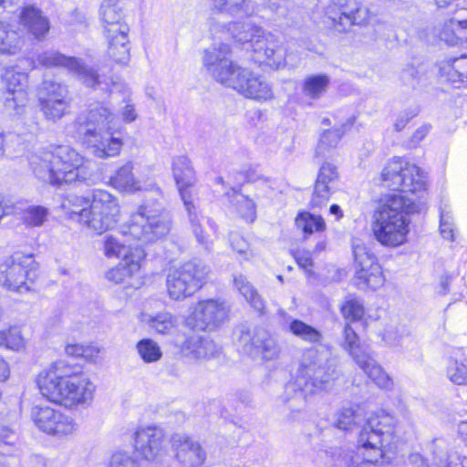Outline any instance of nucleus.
Listing matches in <instances>:
<instances>
[{
  "mask_svg": "<svg viewBox=\"0 0 467 467\" xmlns=\"http://www.w3.org/2000/svg\"><path fill=\"white\" fill-rule=\"evenodd\" d=\"M19 24L29 35L39 41L46 38L50 29L49 19L34 5H26L21 9Z\"/></svg>",
  "mask_w": 467,
  "mask_h": 467,
  "instance_id": "obj_26",
  "label": "nucleus"
},
{
  "mask_svg": "<svg viewBox=\"0 0 467 467\" xmlns=\"http://www.w3.org/2000/svg\"><path fill=\"white\" fill-rule=\"evenodd\" d=\"M233 195L235 198L237 212L247 222H254L256 217V205L254 202L247 196L237 192L232 189Z\"/></svg>",
  "mask_w": 467,
  "mask_h": 467,
  "instance_id": "obj_52",
  "label": "nucleus"
},
{
  "mask_svg": "<svg viewBox=\"0 0 467 467\" xmlns=\"http://www.w3.org/2000/svg\"><path fill=\"white\" fill-rule=\"evenodd\" d=\"M91 202V193L88 196L69 195L62 203V207L71 219L84 225V213H88Z\"/></svg>",
  "mask_w": 467,
  "mask_h": 467,
  "instance_id": "obj_41",
  "label": "nucleus"
},
{
  "mask_svg": "<svg viewBox=\"0 0 467 467\" xmlns=\"http://www.w3.org/2000/svg\"><path fill=\"white\" fill-rule=\"evenodd\" d=\"M31 415L36 426L48 435L67 437L78 430L73 417L49 406H36Z\"/></svg>",
  "mask_w": 467,
  "mask_h": 467,
  "instance_id": "obj_19",
  "label": "nucleus"
},
{
  "mask_svg": "<svg viewBox=\"0 0 467 467\" xmlns=\"http://www.w3.org/2000/svg\"><path fill=\"white\" fill-rule=\"evenodd\" d=\"M295 259L296 260L298 265L304 269H307L312 266L313 260L311 255L306 251H297L295 253Z\"/></svg>",
  "mask_w": 467,
  "mask_h": 467,
  "instance_id": "obj_63",
  "label": "nucleus"
},
{
  "mask_svg": "<svg viewBox=\"0 0 467 467\" xmlns=\"http://www.w3.org/2000/svg\"><path fill=\"white\" fill-rule=\"evenodd\" d=\"M233 282L234 287L244 296L246 302L257 311L259 315H265V302L246 276L242 274L234 275Z\"/></svg>",
  "mask_w": 467,
  "mask_h": 467,
  "instance_id": "obj_36",
  "label": "nucleus"
},
{
  "mask_svg": "<svg viewBox=\"0 0 467 467\" xmlns=\"http://www.w3.org/2000/svg\"><path fill=\"white\" fill-rule=\"evenodd\" d=\"M208 274L205 266L188 262L171 272L166 279L167 292L171 299L182 300L193 295L202 285Z\"/></svg>",
  "mask_w": 467,
  "mask_h": 467,
  "instance_id": "obj_15",
  "label": "nucleus"
},
{
  "mask_svg": "<svg viewBox=\"0 0 467 467\" xmlns=\"http://www.w3.org/2000/svg\"><path fill=\"white\" fill-rule=\"evenodd\" d=\"M296 225L306 235H310L315 232H323L326 229V223L320 215H315L307 212L297 215Z\"/></svg>",
  "mask_w": 467,
  "mask_h": 467,
  "instance_id": "obj_48",
  "label": "nucleus"
},
{
  "mask_svg": "<svg viewBox=\"0 0 467 467\" xmlns=\"http://www.w3.org/2000/svg\"><path fill=\"white\" fill-rule=\"evenodd\" d=\"M447 376L454 384H467V348L453 350L447 368Z\"/></svg>",
  "mask_w": 467,
  "mask_h": 467,
  "instance_id": "obj_37",
  "label": "nucleus"
},
{
  "mask_svg": "<svg viewBox=\"0 0 467 467\" xmlns=\"http://www.w3.org/2000/svg\"><path fill=\"white\" fill-rule=\"evenodd\" d=\"M115 119V114L104 103H91L76 119L78 136L111 130Z\"/></svg>",
  "mask_w": 467,
  "mask_h": 467,
  "instance_id": "obj_20",
  "label": "nucleus"
},
{
  "mask_svg": "<svg viewBox=\"0 0 467 467\" xmlns=\"http://www.w3.org/2000/svg\"><path fill=\"white\" fill-rule=\"evenodd\" d=\"M288 329L295 337L310 344H319L324 338L321 331L300 319H292Z\"/></svg>",
  "mask_w": 467,
  "mask_h": 467,
  "instance_id": "obj_42",
  "label": "nucleus"
},
{
  "mask_svg": "<svg viewBox=\"0 0 467 467\" xmlns=\"http://www.w3.org/2000/svg\"><path fill=\"white\" fill-rule=\"evenodd\" d=\"M456 71L461 73L460 77L462 78V84L467 82V57L462 56L454 58V67Z\"/></svg>",
  "mask_w": 467,
  "mask_h": 467,
  "instance_id": "obj_64",
  "label": "nucleus"
},
{
  "mask_svg": "<svg viewBox=\"0 0 467 467\" xmlns=\"http://www.w3.org/2000/svg\"><path fill=\"white\" fill-rule=\"evenodd\" d=\"M136 452L148 467H164L168 450L164 430L157 425L139 428L134 433Z\"/></svg>",
  "mask_w": 467,
  "mask_h": 467,
  "instance_id": "obj_14",
  "label": "nucleus"
},
{
  "mask_svg": "<svg viewBox=\"0 0 467 467\" xmlns=\"http://www.w3.org/2000/svg\"><path fill=\"white\" fill-rule=\"evenodd\" d=\"M132 170L133 163L130 161L126 162L110 177L111 184L118 190L126 192H135L142 190L140 182L135 178Z\"/></svg>",
  "mask_w": 467,
  "mask_h": 467,
  "instance_id": "obj_38",
  "label": "nucleus"
},
{
  "mask_svg": "<svg viewBox=\"0 0 467 467\" xmlns=\"http://www.w3.org/2000/svg\"><path fill=\"white\" fill-rule=\"evenodd\" d=\"M136 350L145 363H154L162 357L161 347L151 338L140 339L136 344Z\"/></svg>",
  "mask_w": 467,
  "mask_h": 467,
  "instance_id": "obj_50",
  "label": "nucleus"
},
{
  "mask_svg": "<svg viewBox=\"0 0 467 467\" xmlns=\"http://www.w3.org/2000/svg\"><path fill=\"white\" fill-rule=\"evenodd\" d=\"M56 170L62 183H86L92 180V170L84 158L68 145L50 146Z\"/></svg>",
  "mask_w": 467,
  "mask_h": 467,
  "instance_id": "obj_12",
  "label": "nucleus"
},
{
  "mask_svg": "<svg viewBox=\"0 0 467 467\" xmlns=\"http://www.w3.org/2000/svg\"><path fill=\"white\" fill-rule=\"evenodd\" d=\"M0 345L15 351L24 348L25 339L21 330L18 327H10L0 331Z\"/></svg>",
  "mask_w": 467,
  "mask_h": 467,
  "instance_id": "obj_53",
  "label": "nucleus"
},
{
  "mask_svg": "<svg viewBox=\"0 0 467 467\" xmlns=\"http://www.w3.org/2000/svg\"><path fill=\"white\" fill-rule=\"evenodd\" d=\"M430 451L433 454L434 464L438 467H443L449 458L445 441L442 439L433 440L430 444Z\"/></svg>",
  "mask_w": 467,
  "mask_h": 467,
  "instance_id": "obj_57",
  "label": "nucleus"
},
{
  "mask_svg": "<svg viewBox=\"0 0 467 467\" xmlns=\"http://www.w3.org/2000/svg\"><path fill=\"white\" fill-rule=\"evenodd\" d=\"M129 33L106 36L109 40L108 56L116 64L127 65L130 58Z\"/></svg>",
  "mask_w": 467,
  "mask_h": 467,
  "instance_id": "obj_39",
  "label": "nucleus"
},
{
  "mask_svg": "<svg viewBox=\"0 0 467 467\" xmlns=\"http://www.w3.org/2000/svg\"><path fill=\"white\" fill-rule=\"evenodd\" d=\"M341 347L357 361V356H364L368 351L362 349L359 345V337L349 324H346L343 330Z\"/></svg>",
  "mask_w": 467,
  "mask_h": 467,
  "instance_id": "obj_49",
  "label": "nucleus"
},
{
  "mask_svg": "<svg viewBox=\"0 0 467 467\" xmlns=\"http://www.w3.org/2000/svg\"><path fill=\"white\" fill-rule=\"evenodd\" d=\"M329 84V76L326 74L311 75L305 78L302 90L306 97L317 99L327 91Z\"/></svg>",
  "mask_w": 467,
  "mask_h": 467,
  "instance_id": "obj_43",
  "label": "nucleus"
},
{
  "mask_svg": "<svg viewBox=\"0 0 467 467\" xmlns=\"http://www.w3.org/2000/svg\"><path fill=\"white\" fill-rule=\"evenodd\" d=\"M41 394L49 401L68 409L89 404L93 400L95 385L64 360L54 362L36 378Z\"/></svg>",
  "mask_w": 467,
  "mask_h": 467,
  "instance_id": "obj_3",
  "label": "nucleus"
},
{
  "mask_svg": "<svg viewBox=\"0 0 467 467\" xmlns=\"http://www.w3.org/2000/svg\"><path fill=\"white\" fill-rule=\"evenodd\" d=\"M440 230L443 238L451 241L454 240L453 222L448 212H441Z\"/></svg>",
  "mask_w": 467,
  "mask_h": 467,
  "instance_id": "obj_60",
  "label": "nucleus"
},
{
  "mask_svg": "<svg viewBox=\"0 0 467 467\" xmlns=\"http://www.w3.org/2000/svg\"><path fill=\"white\" fill-rule=\"evenodd\" d=\"M230 243L232 248L240 254H244L245 259H250L256 255V253L249 248L248 243L238 233L230 234Z\"/></svg>",
  "mask_w": 467,
  "mask_h": 467,
  "instance_id": "obj_58",
  "label": "nucleus"
},
{
  "mask_svg": "<svg viewBox=\"0 0 467 467\" xmlns=\"http://www.w3.org/2000/svg\"><path fill=\"white\" fill-rule=\"evenodd\" d=\"M28 74L17 66L3 68L0 75L1 99L4 109L14 117L26 114L29 106Z\"/></svg>",
  "mask_w": 467,
  "mask_h": 467,
  "instance_id": "obj_10",
  "label": "nucleus"
},
{
  "mask_svg": "<svg viewBox=\"0 0 467 467\" xmlns=\"http://www.w3.org/2000/svg\"><path fill=\"white\" fill-rule=\"evenodd\" d=\"M171 227V219L164 210H150L145 206L130 214L129 220L121 225L119 231L108 234L101 240L102 251L108 258L128 259L131 247L130 240L143 244L154 243L166 236Z\"/></svg>",
  "mask_w": 467,
  "mask_h": 467,
  "instance_id": "obj_1",
  "label": "nucleus"
},
{
  "mask_svg": "<svg viewBox=\"0 0 467 467\" xmlns=\"http://www.w3.org/2000/svg\"><path fill=\"white\" fill-rule=\"evenodd\" d=\"M37 277V264L32 254L16 252L0 263V285L16 293L28 292Z\"/></svg>",
  "mask_w": 467,
  "mask_h": 467,
  "instance_id": "obj_9",
  "label": "nucleus"
},
{
  "mask_svg": "<svg viewBox=\"0 0 467 467\" xmlns=\"http://www.w3.org/2000/svg\"><path fill=\"white\" fill-rule=\"evenodd\" d=\"M362 415L358 406L343 407L336 414L335 426L343 431H350L360 423Z\"/></svg>",
  "mask_w": 467,
  "mask_h": 467,
  "instance_id": "obj_46",
  "label": "nucleus"
},
{
  "mask_svg": "<svg viewBox=\"0 0 467 467\" xmlns=\"http://www.w3.org/2000/svg\"><path fill=\"white\" fill-rule=\"evenodd\" d=\"M109 467H148L141 460L136 461L129 452L117 451L110 459Z\"/></svg>",
  "mask_w": 467,
  "mask_h": 467,
  "instance_id": "obj_55",
  "label": "nucleus"
},
{
  "mask_svg": "<svg viewBox=\"0 0 467 467\" xmlns=\"http://www.w3.org/2000/svg\"><path fill=\"white\" fill-rule=\"evenodd\" d=\"M37 61L46 67H66L69 72L74 74L83 85L93 89L112 92V88H117L119 85L124 87L123 84H119L112 76L108 77L104 74H99L97 69L88 65L83 59L74 57H66L57 51H45L38 55Z\"/></svg>",
  "mask_w": 467,
  "mask_h": 467,
  "instance_id": "obj_8",
  "label": "nucleus"
},
{
  "mask_svg": "<svg viewBox=\"0 0 467 467\" xmlns=\"http://www.w3.org/2000/svg\"><path fill=\"white\" fill-rule=\"evenodd\" d=\"M355 363L379 388L387 390L392 389V379L384 371L370 353L357 356Z\"/></svg>",
  "mask_w": 467,
  "mask_h": 467,
  "instance_id": "obj_32",
  "label": "nucleus"
},
{
  "mask_svg": "<svg viewBox=\"0 0 467 467\" xmlns=\"http://www.w3.org/2000/svg\"><path fill=\"white\" fill-rule=\"evenodd\" d=\"M329 20H331L333 27L338 32H346L354 25H361L364 17L361 14H365V10L356 8L355 11L346 12L336 10V5H331L327 8L326 12Z\"/></svg>",
  "mask_w": 467,
  "mask_h": 467,
  "instance_id": "obj_33",
  "label": "nucleus"
},
{
  "mask_svg": "<svg viewBox=\"0 0 467 467\" xmlns=\"http://www.w3.org/2000/svg\"><path fill=\"white\" fill-rule=\"evenodd\" d=\"M356 265V285L361 289L380 287L385 281L376 255L359 240L352 244Z\"/></svg>",
  "mask_w": 467,
  "mask_h": 467,
  "instance_id": "obj_17",
  "label": "nucleus"
},
{
  "mask_svg": "<svg viewBox=\"0 0 467 467\" xmlns=\"http://www.w3.org/2000/svg\"><path fill=\"white\" fill-rule=\"evenodd\" d=\"M343 317L350 321H358L364 316L363 305L358 299L347 300L341 306Z\"/></svg>",
  "mask_w": 467,
  "mask_h": 467,
  "instance_id": "obj_56",
  "label": "nucleus"
},
{
  "mask_svg": "<svg viewBox=\"0 0 467 467\" xmlns=\"http://www.w3.org/2000/svg\"><path fill=\"white\" fill-rule=\"evenodd\" d=\"M48 210L43 206H30L24 212V221L30 226H41L48 216Z\"/></svg>",
  "mask_w": 467,
  "mask_h": 467,
  "instance_id": "obj_54",
  "label": "nucleus"
},
{
  "mask_svg": "<svg viewBox=\"0 0 467 467\" xmlns=\"http://www.w3.org/2000/svg\"><path fill=\"white\" fill-rule=\"evenodd\" d=\"M443 467H467V458L456 452L451 453Z\"/></svg>",
  "mask_w": 467,
  "mask_h": 467,
  "instance_id": "obj_61",
  "label": "nucleus"
},
{
  "mask_svg": "<svg viewBox=\"0 0 467 467\" xmlns=\"http://www.w3.org/2000/svg\"><path fill=\"white\" fill-rule=\"evenodd\" d=\"M40 106L42 112L47 119L57 120L67 112L70 99H57V101L49 99L46 100V102H40Z\"/></svg>",
  "mask_w": 467,
  "mask_h": 467,
  "instance_id": "obj_51",
  "label": "nucleus"
},
{
  "mask_svg": "<svg viewBox=\"0 0 467 467\" xmlns=\"http://www.w3.org/2000/svg\"><path fill=\"white\" fill-rule=\"evenodd\" d=\"M229 307L223 301L202 300L191 307L186 323L193 329L213 331L227 319Z\"/></svg>",
  "mask_w": 467,
  "mask_h": 467,
  "instance_id": "obj_18",
  "label": "nucleus"
},
{
  "mask_svg": "<svg viewBox=\"0 0 467 467\" xmlns=\"http://www.w3.org/2000/svg\"><path fill=\"white\" fill-rule=\"evenodd\" d=\"M99 16L106 36L130 32V27L124 21L121 8L112 3L111 0L102 2Z\"/></svg>",
  "mask_w": 467,
  "mask_h": 467,
  "instance_id": "obj_28",
  "label": "nucleus"
},
{
  "mask_svg": "<svg viewBox=\"0 0 467 467\" xmlns=\"http://www.w3.org/2000/svg\"><path fill=\"white\" fill-rule=\"evenodd\" d=\"M213 6L220 12H225L231 16H251L254 12V6L251 0H212Z\"/></svg>",
  "mask_w": 467,
  "mask_h": 467,
  "instance_id": "obj_45",
  "label": "nucleus"
},
{
  "mask_svg": "<svg viewBox=\"0 0 467 467\" xmlns=\"http://www.w3.org/2000/svg\"><path fill=\"white\" fill-rule=\"evenodd\" d=\"M228 30L236 42L246 44V49L251 48L252 52L255 42L265 35L261 27L245 22H233L229 25Z\"/></svg>",
  "mask_w": 467,
  "mask_h": 467,
  "instance_id": "obj_34",
  "label": "nucleus"
},
{
  "mask_svg": "<svg viewBox=\"0 0 467 467\" xmlns=\"http://www.w3.org/2000/svg\"><path fill=\"white\" fill-rule=\"evenodd\" d=\"M382 185L393 191L421 193L426 190L423 171L400 157L389 161L381 171Z\"/></svg>",
  "mask_w": 467,
  "mask_h": 467,
  "instance_id": "obj_11",
  "label": "nucleus"
},
{
  "mask_svg": "<svg viewBox=\"0 0 467 467\" xmlns=\"http://www.w3.org/2000/svg\"><path fill=\"white\" fill-rule=\"evenodd\" d=\"M338 180L337 168L329 162L320 167L310 200L312 209L321 208L327 204Z\"/></svg>",
  "mask_w": 467,
  "mask_h": 467,
  "instance_id": "obj_24",
  "label": "nucleus"
},
{
  "mask_svg": "<svg viewBox=\"0 0 467 467\" xmlns=\"http://www.w3.org/2000/svg\"><path fill=\"white\" fill-rule=\"evenodd\" d=\"M28 161L34 174L39 180L51 184H61L53 161V154L48 149L31 154Z\"/></svg>",
  "mask_w": 467,
  "mask_h": 467,
  "instance_id": "obj_27",
  "label": "nucleus"
},
{
  "mask_svg": "<svg viewBox=\"0 0 467 467\" xmlns=\"http://www.w3.org/2000/svg\"><path fill=\"white\" fill-rule=\"evenodd\" d=\"M88 150L96 158L108 159L119 155L123 146L121 139L112 130L80 137Z\"/></svg>",
  "mask_w": 467,
  "mask_h": 467,
  "instance_id": "obj_23",
  "label": "nucleus"
},
{
  "mask_svg": "<svg viewBox=\"0 0 467 467\" xmlns=\"http://www.w3.org/2000/svg\"><path fill=\"white\" fill-rule=\"evenodd\" d=\"M172 171L183 204L188 213L192 231L198 243L205 249H209L212 241L210 240V235L204 230L203 223L209 224L213 230H214V225L211 219L200 218L197 213L196 207L193 203L192 193L190 190L195 182L194 171L191 165L190 160L185 156L176 157L172 162Z\"/></svg>",
  "mask_w": 467,
  "mask_h": 467,
  "instance_id": "obj_7",
  "label": "nucleus"
},
{
  "mask_svg": "<svg viewBox=\"0 0 467 467\" xmlns=\"http://www.w3.org/2000/svg\"><path fill=\"white\" fill-rule=\"evenodd\" d=\"M297 371L312 394L331 390L340 376L330 353L317 347L304 350Z\"/></svg>",
  "mask_w": 467,
  "mask_h": 467,
  "instance_id": "obj_6",
  "label": "nucleus"
},
{
  "mask_svg": "<svg viewBox=\"0 0 467 467\" xmlns=\"http://www.w3.org/2000/svg\"><path fill=\"white\" fill-rule=\"evenodd\" d=\"M307 394H311L310 389L306 388L296 370L295 378L285 385L281 400L289 406L291 410L300 411L306 405Z\"/></svg>",
  "mask_w": 467,
  "mask_h": 467,
  "instance_id": "obj_29",
  "label": "nucleus"
},
{
  "mask_svg": "<svg viewBox=\"0 0 467 467\" xmlns=\"http://www.w3.org/2000/svg\"><path fill=\"white\" fill-rule=\"evenodd\" d=\"M171 453L168 451L164 467H201L206 453L201 443L192 436L172 433L168 440Z\"/></svg>",
  "mask_w": 467,
  "mask_h": 467,
  "instance_id": "obj_16",
  "label": "nucleus"
},
{
  "mask_svg": "<svg viewBox=\"0 0 467 467\" xmlns=\"http://www.w3.org/2000/svg\"><path fill=\"white\" fill-rule=\"evenodd\" d=\"M351 125L352 122L345 123L340 128H334L331 130H325L320 136L317 147V154L320 156H325L327 151H328L332 148L337 147L343 134L345 133L347 128Z\"/></svg>",
  "mask_w": 467,
  "mask_h": 467,
  "instance_id": "obj_47",
  "label": "nucleus"
},
{
  "mask_svg": "<svg viewBox=\"0 0 467 467\" xmlns=\"http://www.w3.org/2000/svg\"><path fill=\"white\" fill-rule=\"evenodd\" d=\"M24 46L20 34L9 24L0 21V54L16 55Z\"/></svg>",
  "mask_w": 467,
  "mask_h": 467,
  "instance_id": "obj_40",
  "label": "nucleus"
},
{
  "mask_svg": "<svg viewBox=\"0 0 467 467\" xmlns=\"http://www.w3.org/2000/svg\"><path fill=\"white\" fill-rule=\"evenodd\" d=\"M417 212V205L401 193L388 196L375 212L372 233L384 246L397 247L403 244L409 233V214Z\"/></svg>",
  "mask_w": 467,
  "mask_h": 467,
  "instance_id": "obj_4",
  "label": "nucleus"
},
{
  "mask_svg": "<svg viewBox=\"0 0 467 467\" xmlns=\"http://www.w3.org/2000/svg\"><path fill=\"white\" fill-rule=\"evenodd\" d=\"M181 351L190 359L205 361L216 358L221 353V347L209 337L192 335L182 343Z\"/></svg>",
  "mask_w": 467,
  "mask_h": 467,
  "instance_id": "obj_25",
  "label": "nucleus"
},
{
  "mask_svg": "<svg viewBox=\"0 0 467 467\" xmlns=\"http://www.w3.org/2000/svg\"><path fill=\"white\" fill-rule=\"evenodd\" d=\"M230 53L229 46L223 43L205 51L203 64L213 78L246 99L258 102L273 99L275 95L270 83L249 68L232 61L228 57Z\"/></svg>",
  "mask_w": 467,
  "mask_h": 467,
  "instance_id": "obj_2",
  "label": "nucleus"
},
{
  "mask_svg": "<svg viewBox=\"0 0 467 467\" xmlns=\"http://www.w3.org/2000/svg\"><path fill=\"white\" fill-rule=\"evenodd\" d=\"M286 51L283 43L274 35L266 34L258 38L254 46L253 60L279 69L285 66Z\"/></svg>",
  "mask_w": 467,
  "mask_h": 467,
  "instance_id": "obj_22",
  "label": "nucleus"
},
{
  "mask_svg": "<svg viewBox=\"0 0 467 467\" xmlns=\"http://www.w3.org/2000/svg\"><path fill=\"white\" fill-rule=\"evenodd\" d=\"M441 39L451 46H456L462 39L467 42V10L458 11L443 25L440 33Z\"/></svg>",
  "mask_w": 467,
  "mask_h": 467,
  "instance_id": "obj_31",
  "label": "nucleus"
},
{
  "mask_svg": "<svg viewBox=\"0 0 467 467\" xmlns=\"http://www.w3.org/2000/svg\"><path fill=\"white\" fill-rule=\"evenodd\" d=\"M144 256V251L141 248H136L133 252H130L128 259H122L117 266L107 272L108 280L115 284L124 282L126 278L139 272Z\"/></svg>",
  "mask_w": 467,
  "mask_h": 467,
  "instance_id": "obj_30",
  "label": "nucleus"
},
{
  "mask_svg": "<svg viewBox=\"0 0 467 467\" xmlns=\"http://www.w3.org/2000/svg\"><path fill=\"white\" fill-rule=\"evenodd\" d=\"M141 321L155 333L161 335H171L179 326L177 317L168 311H161L155 315L145 314Z\"/></svg>",
  "mask_w": 467,
  "mask_h": 467,
  "instance_id": "obj_35",
  "label": "nucleus"
},
{
  "mask_svg": "<svg viewBox=\"0 0 467 467\" xmlns=\"http://www.w3.org/2000/svg\"><path fill=\"white\" fill-rule=\"evenodd\" d=\"M37 96L39 103L49 99H69L67 87L54 80H44L38 88Z\"/></svg>",
  "mask_w": 467,
  "mask_h": 467,
  "instance_id": "obj_44",
  "label": "nucleus"
},
{
  "mask_svg": "<svg viewBox=\"0 0 467 467\" xmlns=\"http://www.w3.org/2000/svg\"><path fill=\"white\" fill-rule=\"evenodd\" d=\"M84 225L101 234L111 230L119 218V205L116 197L109 192L95 189L91 192L88 213H84Z\"/></svg>",
  "mask_w": 467,
  "mask_h": 467,
  "instance_id": "obj_13",
  "label": "nucleus"
},
{
  "mask_svg": "<svg viewBox=\"0 0 467 467\" xmlns=\"http://www.w3.org/2000/svg\"><path fill=\"white\" fill-rule=\"evenodd\" d=\"M396 420L384 411L369 416L358 437V450L362 461L352 458L348 467H376L384 463L386 450L395 441Z\"/></svg>",
  "mask_w": 467,
  "mask_h": 467,
  "instance_id": "obj_5",
  "label": "nucleus"
},
{
  "mask_svg": "<svg viewBox=\"0 0 467 467\" xmlns=\"http://www.w3.org/2000/svg\"><path fill=\"white\" fill-rule=\"evenodd\" d=\"M244 350L251 356L265 360L279 357L280 347L270 333L263 327L242 330L239 337Z\"/></svg>",
  "mask_w": 467,
  "mask_h": 467,
  "instance_id": "obj_21",
  "label": "nucleus"
},
{
  "mask_svg": "<svg viewBox=\"0 0 467 467\" xmlns=\"http://www.w3.org/2000/svg\"><path fill=\"white\" fill-rule=\"evenodd\" d=\"M454 58L441 61L440 63V72L441 77H444L447 81L453 84H462V78H461L459 70L454 68Z\"/></svg>",
  "mask_w": 467,
  "mask_h": 467,
  "instance_id": "obj_59",
  "label": "nucleus"
},
{
  "mask_svg": "<svg viewBox=\"0 0 467 467\" xmlns=\"http://www.w3.org/2000/svg\"><path fill=\"white\" fill-rule=\"evenodd\" d=\"M416 116V113L410 112L408 110H405L401 112L398 118L396 119V121L394 123V128L397 131L402 130L406 125L409 123V121Z\"/></svg>",
  "mask_w": 467,
  "mask_h": 467,
  "instance_id": "obj_62",
  "label": "nucleus"
}]
</instances>
